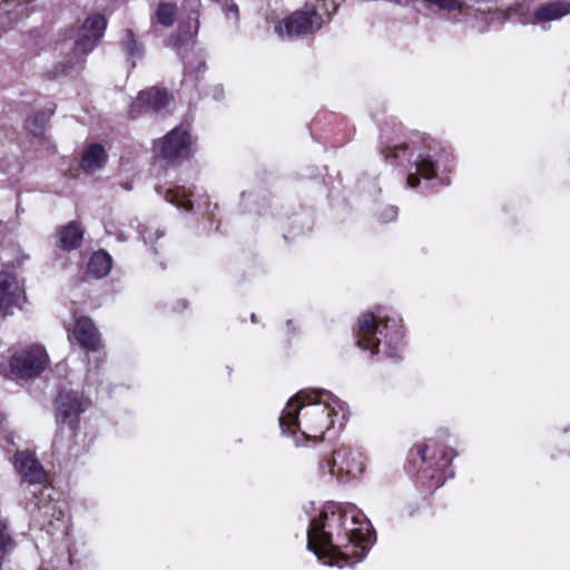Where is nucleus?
Here are the masks:
<instances>
[{
    "label": "nucleus",
    "instance_id": "obj_1",
    "mask_svg": "<svg viewBox=\"0 0 570 570\" xmlns=\"http://www.w3.org/2000/svg\"><path fill=\"white\" fill-rule=\"evenodd\" d=\"M371 544L370 524L353 505L326 504L307 531V548L328 566L360 562Z\"/></svg>",
    "mask_w": 570,
    "mask_h": 570
},
{
    "label": "nucleus",
    "instance_id": "obj_2",
    "mask_svg": "<svg viewBox=\"0 0 570 570\" xmlns=\"http://www.w3.org/2000/svg\"><path fill=\"white\" fill-rule=\"evenodd\" d=\"M343 410L338 399L327 391H299L286 404L279 416L284 433L301 431L305 439L320 440Z\"/></svg>",
    "mask_w": 570,
    "mask_h": 570
},
{
    "label": "nucleus",
    "instance_id": "obj_3",
    "mask_svg": "<svg viewBox=\"0 0 570 570\" xmlns=\"http://www.w3.org/2000/svg\"><path fill=\"white\" fill-rule=\"evenodd\" d=\"M403 335L404 330L401 322L382 312H367L358 317L355 333L356 344L371 354L377 352L382 341L392 350L401 342Z\"/></svg>",
    "mask_w": 570,
    "mask_h": 570
},
{
    "label": "nucleus",
    "instance_id": "obj_4",
    "mask_svg": "<svg viewBox=\"0 0 570 570\" xmlns=\"http://www.w3.org/2000/svg\"><path fill=\"white\" fill-rule=\"evenodd\" d=\"M46 348L35 344L17 351L9 361V376L17 382L38 377L49 365Z\"/></svg>",
    "mask_w": 570,
    "mask_h": 570
},
{
    "label": "nucleus",
    "instance_id": "obj_5",
    "mask_svg": "<svg viewBox=\"0 0 570 570\" xmlns=\"http://www.w3.org/2000/svg\"><path fill=\"white\" fill-rule=\"evenodd\" d=\"M322 26V16L315 6L309 3L279 21L275 27V32L283 39H293L314 33Z\"/></svg>",
    "mask_w": 570,
    "mask_h": 570
},
{
    "label": "nucleus",
    "instance_id": "obj_6",
    "mask_svg": "<svg viewBox=\"0 0 570 570\" xmlns=\"http://www.w3.org/2000/svg\"><path fill=\"white\" fill-rule=\"evenodd\" d=\"M320 470L338 480L356 479L364 471V459L360 452L342 446L336 449L330 458L321 461Z\"/></svg>",
    "mask_w": 570,
    "mask_h": 570
},
{
    "label": "nucleus",
    "instance_id": "obj_7",
    "mask_svg": "<svg viewBox=\"0 0 570 570\" xmlns=\"http://www.w3.org/2000/svg\"><path fill=\"white\" fill-rule=\"evenodd\" d=\"M193 139L186 129L176 127L166 136L155 142L154 149L157 156L167 163H179L191 154Z\"/></svg>",
    "mask_w": 570,
    "mask_h": 570
},
{
    "label": "nucleus",
    "instance_id": "obj_8",
    "mask_svg": "<svg viewBox=\"0 0 570 570\" xmlns=\"http://www.w3.org/2000/svg\"><path fill=\"white\" fill-rule=\"evenodd\" d=\"M24 302L23 281L12 271L0 272V309L6 314H12L13 309H20Z\"/></svg>",
    "mask_w": 570,
    "mask_h": 570
},
{
    "label": "nucleus",
    "instance_id": "obj_9",
    "mask_svg": "<svg viewBox=\"0 0 570 570\" xmlns=\"http://www.w3.org/2000/svg\"><path fill=\"white\" fill-rule=\"evenodd\" d=\"M106 24V20L101 16H95L85 21L75 39L78 55L83 56L92 50L96 42L102 37Z\"/></svg>",
    "mask_w": 570,
    "mask_h": 570
},
{
    "label": "nucleus",
    "instance_id": "obj_10",
    "mask_svg": "<svg viewBox=\"0 0 570 570\" xmlns=\"http://www.w3.org/2000/svg\"><path fill=\"white\" fill-rule=\"evenodd\" d=\"M170 98L166 91L149 88L138 94L136 100L130 106L131 116H138L147 111L160 112L170 104Z\"/></svg>",
    "mask_w": 570,
    "mask_h": 570
},
{
    "label": "nucleus",
    "instance_id": "obj_11",
    "mask_svg": "<svg viewBox=\"0 0 570 570\" xmlns=\"http://www.w3.org/2000/svg\"><path fill=\"white\" fill-rule=\"evenodd\" d=\"M570 14V1L549 2L537 8L530 16L521 19L522 24H540L547 29L546 24Z\"/></svg>",
    "mask_w": 570,
    "mask_h": 570
},
{
    "label": "nucleus",
    "instance_id": "obj_12",
    "mask_svg": "<svg viewBox=\"0 0 570 570\" xmlns=\"http://www.w3.org/2000/svg\"><path fill=\"white\" fill-rule=\"evenodd\" d=\"M57 420L71 425L89 407V400L79 392L60 394L58 397Z\"/></svg>",
    "mask_w": 570,
    "mask_h": 570
},
{
    "label": "nucleus",
    "instance_id": "obj_13",
    "mask_svg": "<svg viewBox=\"0 0 570 570\" xmlns=\"http://www.w3.org/2000/svg\"><path fill=\"white\" fill-rule=\"evenodd\" d=\"M416 171L425 179L433 178L438 170L443 166L445 170H451V159L444 150H431L420 153L415 160Z\"/></svg>",
    "mask_w": 570,
    "mask_h": 570
},
{
    "label": "nucleus",
    "instance_id": "obj_14",
    "mask_svg": "<svg viewBox=\"0 0 570 570\" xmlns=\"http://www.w3.org/2000/svg\"><path fill=\"white\" fill-rule=\"evenodd\" d=\"M72 337L87 351H98L101 346L100 335L94 322L88 317H79L75 322Z\"/></svg>",
    "mask_w": 570,
    "mask_h": 570
},
{
    "label": "nucleus",
    "instance_id": "obj_15",
    "mask_svg": "<svg viewBox=\"0 0 570 570\" xmlns=\"http://www.w3.org/2000/svg\"><path fill=\"white\" fill-rule=\"evenodd\" d=\"M14 465L18 472L29 483H43L46 481V472L41 463L35 458L33 454L21 451L17 452L14 458Z\"/></svg>",
    "mask_w": 570,
    "mask_h": 570
},
{
    "label": "nucleus",
    "instance_id": "obj_16",
    "mask_svg": "<svg viewBox=\"0 0 570 570\" xmlns=\"http://www.w3.org/2000/svg\"><path fill=\"white\" fill-rule=\"evenodd\" d=\"M108 160V154L105 147L98 142L88 145L81 156V169L88 174H94L104 168Z\"/></svg>",
    "mask_w": 570,
    "mask_h": 570
},
{
    "label": "nucleus",
    "instance_id": "obj_17",
    "mask_svg": "<svg viewBox=\"0 0 570 570\" xmlns=\"http://www.w3.org/2000/svg\"><path fill=\"white\" fill-rule=\"evenodd\" d=\"M111 256L104 250L94 253L87 264V272L96 278L105 277L111 269Z\"/></svg>",
    "mask_w": 570,
    "mask_h": 570
},
{
    "label": "nucleus",
    "instance_id": "obj_18",
    "mask_svg": "<svg viewBox=\"0 0 570 570\" xmlns=\"http://www.w3.org/2000/svg\"><path fill=\"white\" fill-rule=\"evenodd\" d=\"M83 230L77 223H69L59 232V246L63 249H73L78 247L82 240Z\"/></svg>",
    "mask_w": 570,
    "mask_h": 570
},
{
    "label": "nucleus",
    "instance_id": "obj_19",
    "mask_svg": "<svg viewBox=\"0 0 570 570\" xmlns=\"http://www.w3.org/2000/svg\"><path fill=\"white\" fill-rule=\"evenodd\" d=\"M177 7L174 2H160L156 9V21L165 28L173 27L176 21Z\"/></svg>",
    "mask_w": 570,
    "mask_h": 570
},
{
    "label": "nucleus",
    "instance_id": "obj_20",
    "mask_svg": "<svg viewBox=\"0 0 570 570\" xmlns=\"http://www.w3.org/2000/svg\"><path fill=\"white\" fill-rule=\"evenodd\" d=\"M188 196V191L184 187H175L167 190L165 198L178 208L190 210L193 204Z\"/></svg>",
    "mask_w": 570,
    "mask_h": 570
},
{
    "label": "nucleus",
    "instance_id": "obj_21",
    "mask_svg": "<svg viewBox=\"0 0 570 570\" xmlns=\"http://www.w3.org/2000/svg\"><path fill=\"white\" fill-rule=\"evenodd\" d=\"M122 43L131 58H139L141 56V49L135 40V37L130 30L126 31L125 37L122 39Z\"/></svg>",
    "mask_w": 570,
    "mask_h": 570
},
{
    "label": "nucleus",
    "instance_id": "obj_22",
    "mask_svg": "<svg viewBox=\"0 0 570 570\" xmlns=\"http://www.w3.org/2000/svg\"><path fill=\"white\" fill-rule=\"evenodd\" d=\"M13 549V541L7 533L6 524L0 520V558L8 554Z\"/></svg>",
    "mask_w": 570,
    "mask_h": 570
},
{
    "label": "nucleus",
    "instance_id": "obj_23",
    "mask_svg": "<svg viewBox=\"0 0 570 570\" xmlns=\"http://www.w3.org/2000/svg\"><path fill=\"white\" fill-rule=\"evenodd\" d=\"M426 3L433 4L441 10L456 11L461 10L463 2L461 0H423Z\"/></svg>",
    "mask_w": 570,
    "mask_h": 570
},
{
    "label": "nucleus",
    "instance_id": "obj_24",
    "mask_svg": "<svg viewBox=\"0 0 570 570\" xmlns=\"http://www.w3.org/2000/svg\"><path fill=\"white\" fill-rule=\"evenodd\" d=\"M426 3L433 4L441 10L456 11L461 10L463 2L461 0H423Z\"/></svg>",
    "mask_w": 570,
    "mask_h": 570
},
{
    "label": "nucleus",
    "instance_id": "obj_25",
    "mask_svg": "<svg viewBox=\"0 0 570 570\" xmlns=\"http://www.w3.org/2000/svg\"><path fill=\"white\" fill-rule=\"evenodd\" d=\"M426 3L433 4L441 10L456 11L461 10L463 2L461 0H423Z\"/></svg>",
    "mask_w": 570,
    "mask_h": 570
},
{
    "label": "nucleus",
    "instance_id": "obj_26",
    "mask_svg": "<svg viewBox=\"0 0 570 570\" xmlns=\"http://www.w3.org/2000/svg\"><path fill=\"white\" fill-rule=\"evenodd\" d=\"M432 445L428 442H420L412 448V453L420 456L423 462L431 460L430 450Z\"/></svg>",
    "mask_w": 570,
    "mask_h": 570
},
{
    "label": "nucleus",
    "instance_id": "obj_27",
    "mask_svg": "<svg viewBox=\"0 0 570 570\" xmlns=\"http://www.w3.org/2000/svg\"><path fill=\"white\" fill-rule=\"evenodd\" d=\"M383 220L392 222L397 217V208L395 206H387L383 212Z\"/></svg>",
    "mask_w": 570,
    "mask_h": 570
},
{
    "label": "nucleus",
    "instance_id": "obj_28",
    "mask_svg": "<svg viewBox=\"0 0 570 570\" xmlns=\"http://www.w3.org/2000/svg\"><path fill=\"white\" fill-rule=\"evenodd\" d=\"M392 156L396 159L406 158L407 156V148L404 146H396L392 150Z\"/></svg>",
    "mask_w": 570,
    "mask_h": 570
},
{
    "label": "nucleus",
    "instance_id": "obj_29",
    "mask_svg": "<svg viewBox=\"0 0 570 570\" xmlns=\"http://www.w3.org/2000/svg\"><path fill=\"white\" fill-rule=\"evenodd\" d=\"M406 184L411 188H415L420 184V178L416 176V174L410 173L406 178Z\"/></svg>",
    "mask_w": 570,
    "mask_h": 570
},
{
    "label": "nucleus",
    "instance_id": "obj_30",
    "mask_svg": "<svg viewBox=\"0 0 570 570\" xmlns=\"http://www.w3.org/2000/svg\"><path fill=\"white\" fill-rule=\"evenodd\" d=\"M141 237L145 243H149L154 240V235H151L147 229L141 232Z\"/></svg>",
    "mask_w": 570,
    "mask_h": 570
},
{
    "label": "nucleus",
    "instance_id": "obj_31",
    "mask_svg": "<svg viewBox=\"0 0 570 570\" xmlns=\"http://www.w3.org/2000/svg\"><path fill=\"white\" fill-rule=\"evenodd\" d=\"M154 235L156 238H160L163 236V233L157 229V230H155Z\"/></svg>",
    "mask_w": 570,
    "mask_h": 570
}]
</instances>
